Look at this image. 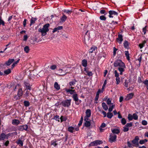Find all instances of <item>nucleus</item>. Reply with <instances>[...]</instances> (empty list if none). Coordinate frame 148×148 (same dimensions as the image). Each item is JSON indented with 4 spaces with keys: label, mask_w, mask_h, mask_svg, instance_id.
<instances>
[{
    "label": "nucleus",
    "mask_w": 148,
    "mask_h": 148,
    "mask_svg": "<svg viewBox=\"0 0 148 148\" xmlns=\"http://www.w3.org/2000/svg\"><path fill=\"white\" fill-rule=\"evenodd\" d=\"M114 67H117L118 70L120 72V75H122L123 72L125 71V69L126 68L124 63L121 60H117L114 62Z\"/></svg>",
    "instance_id": "nucleus-1"
},
{
    "label": "nucleus",
    "mask_w": 148,
    "mask_h": 148,
    "mask_svg": "<svg viewBox=\"0 0 148 148\" xmlns=\"http://www.w3.org/2000/svg\"><path fill=\"white\" fill-rule=\"evenodd\" d=\"M49 24L47 23L43 26V27L42 28H40L38 29V31L41 33V35L42 36H45L46 35L47 32L49 30Z\"/></svg>",
    "instance_id": "nucleus-2"
},
{
    "label": "nucleus",
    "mask_w": 148,
    "mask_h": 148,
    "mask_svg": "<svg viewBox=\"0 0 148 148\" xmlns=\"http://www.w3.org/2000/svg\"><path fill=\"white\" fill-rule=\"evenodd\" d=\"M71 100L66 99L62 101L60 105H62L64 107H69L71 104Z\"/></svg>",
    "instance_id": "nucleus-3"
},
{
    "label": "nucleus",
    "mask_w": 148,
    "mask_h": 148,
    "mask_svg": "<svg viewBox=\"0 0 148 148\" xmlns=\"http://www.w3.org/2000/svg\"><path fill=\"white\" fill-rule=\"evenodd\" d=\"M102 143V141L100 140H95L91 142L89 145V146H96L98 145H100Z\"/></svg>",
    "instance_id": "nucleus-4"
},
{
    "label": "nucleus",
    "mask_w": 148,
    "mask_h": 148,
    "mask_svg": "<svg viewBox=\"0 0 148 148\" xmlns=\"http://www.w3.org/2000/svg\"><path fill=\"white\" fill-rule=\"evenodd\" d=\"M24 137V136H22L19 139L17 140L16 142V143L17 145H18L20 147H21L23 146V142L24 140H22L21 139H22V138Z\"/></svg>",
    "instance_id": "nucleus-5"
},
{
    "label": "nucleus",
    "mask_w": 148,
    "mask_h": 148,
    "mask_svg": "<svg viewBox=\"0 0 148 148\" xmlns=\"http://www.w3.org/2000/svg\"><path fill=\"white\" fill-rule=\"evenodd\" d=\"M140 139L138 136H135V138L132 141V142L133 144L135 145L136 147L139 146L138 140Z\"/></svg>",
    "instance_id": "nucleus-6"
},
{
    "label": "nucleus",
    "mask_w": 148,
    "mask_h": 148,
    "mask_svg": "<svg viewBox=\"0 0 148 148\" xmlns=\"http://www.w3.org/2000/svg\"><path fill=\"white\" fill-rule=\"evenodd\" d=\"M71 97L73 98V100L75 101V104L78 105H79V103L78 102L79 101V99L78 97L77 94L76 93L72 95Z\"/></svg>",
    "instance_id": "nucleus-7"
},
{
    "label": "nucleus",
    "mask_w": 148,
    "mask_h": 148,
    "mask_svg": "<svg viewBox=\"0 0 148 148\" xmlns=\"http://www.w3.org/2000/svg\"><path fill=\"white\" fill-rule=\"evenodd\" d=\"M116 138L117 136L116 135H110L109 138V142L111 143L115 142L116 141Z\"/></svg>",
    "instance_id": "nucleus-8"
},
{
    "label": "nucleus",
    "mask_w": 148,
    "mask_h": 148,
    "mask_svg": "<svg viewBox=\"0 0 148 148\" xmlns=\"http://www.w3.org/2000/svg\"><path fill=\"white\" fill-rule=\"evenodd\" d=\"M109 15L108 16L110 18H112L113 15L118 16V13L114 10H110L108 12Z\"/></svg>",
    "instance_id": "nucleus-9"
},
{
    "label": "nucleus",
    "mask_w": 148,
    "mask_h": 148,
    "mask_svg": "<svg viewBox=\"0 0 148 148\" xmlns=\"http://www.w3.org/2000/svg\"><path fill=\"white\" fill-rule=\"evenodd\" d=\"M28 128V125H25L19 126L18 129L20 131H23L24 130L26 131H27Z\"/></svg>",
    "instance_id": "nucleus-10"
},
{
    "label": "nucleus",
    "mask_w": 148,
    "mask_h": 148,
    "mask_svg": "<svg viewBox=\"0 0 148 148\" xmlns=\"http://www.w3.org/2000/svg\"><path fill=\"white\" fill-rule=\"evenodd\" d=\"M65 90L67 94H70L71 95H73L76 93V92L75 90H71V89H68L65 88Z\"/></svg>",
    "instance_id": "nucleus-11"
},
{
    "label": "nucleus",
    "mask_w": 148,
    "mask_h": 148,
    "mask_svg": "<svg viewBox=\"0 0 148 148\" xmlns=\"http://www.w3.org/2000/svg\"><path fill=\"white\" fill-rule=\"evenodd\" d=\"M24 85V87L26 88L25 90H30L31 89V87L30 86V84L28 82H25L23 83Z\"/></svg>",
    "instance_id": "nucleus-12"
},
{
    "label": "nucleus",
    "mask_w": 148,
    "mask_h": 148,
    "mask_svg": "<svg viewBox=\"0 0 148 148\" xmlns=\"http://www.w3.org/2000/svg\"><path fill=\"white\" fill-rule=\"evenodd\" d=\"M134 95V94L133 93H131L128 94L126 96L125 100L126 101H128L131 99H132L133 98Z\"/></svg>",
    "instance_id": "nucleus-13"
},
{
    "label": "nucleus",
    "mask_w": 148,
    "mask_h": 148,
    "mask_svg": "<svg viewBox=\"0 0 148 148\" xmlns=\"http://www.w3.org/2000/svg\"><path fill=\"white\" fill-rule=\"evenodd\" d=\"M116 40L120 44L121 43L123 40V36L121 34H118V38H117Z\"/></svg>",
    "instance_id": "nucleus-14"
},
{
    "label": "nucleus",
    "mask_w": 148,
    "mask_h": 148,
    "mask_svg": "<svg viewBox=\"0 0 148 148\" xmlns=\"http://www.w3.org/2000/svg\"><path fill=\"white\" fill-rule=\"evenodd\" d=\"M123 46L125 48L128 50L130 49L129 45L130 43L127 41L125 40L123 42Z\"/></svg>",
    "instance_id": "nucleus-15"
},
{
    "label": "nucleus",
    "mask_w": 148,
    "mask_h": 148,
    "mask_svg": "<svg viewBox=\"0 0 148 148\" xmlns=\"http://www.w3.org/2000/svg\"><path fill=\"white\" fill-rule=\"evenodd\" d=\"M6 139V134L4 133H2L0 134V141L4 140Z\"/></svg>",
    "instance_id": "nucleus-16"
},
{
    "label": "nucleus",
    "mask_w": 148,
    "mask_h": 148,
    "mask_svg": "<svg viewBox=\"0 0 148 148\" xmlns=\"http://www.w3.org/2000/svg\"><path fill=\"white\" fill-rule=\"evenodd\" d=\"M14 61V59H9L5 63L7 66H10L11 64Z\"/></svg>",
    "instance_id": "nucleus-17"
},
{
    "label": "nucleus",
    "mask_w": 148,
    "mask_h": 148,
    "mask_svg": "<svg viewBox=\"0 0 148 148\" xmlns=\"http://www.w3.org/2000/svg\"><path fill=\"white\" fill-rule=\"evenodd\" d=\"M20 123V121L17 119H14L12 121V124L14 125H18Z\"/></svg>",
    "instance_id": "nucleus-18"
},
{
    "label": "nucleus",
    "mask_w": 148,
    "mask_h": 148,
    "mask_svg": "<svg viewBox=\"0 0 148 148\" xmlns=\"http://www.w3.org/2000/svg\"><path fill=\"white\" fill-rule=\"evenodd\" d=\"M97 47L96 46L93 45L92 47L90 48L89 49V53H92L95 50H97Z\"/></svg>",
    "instance_id": "nucleus-19"
},
{
    "label": "nucleus",
    "mask_w": 148,
    "mask_h": 148,
    "mask_svg": "<svg viewBox=\"0 0 148 148\" xmlns=\"http://www.w3.org/2000/svg\"><path fill=\"white\" fill-rule=\"evenodd\" d=\"M67 17L64 14H63L62 16L60 18V23H63L66 20Z\"/></svg>",
    "instance_id": "nucleus-20"
},
{
    "label": "nucleus",
    "mask_w": 148,
    "mask_h": 148,
    "mask_svg": "<svg viewBox=\"0 0 148 148\" xmlns=\"http://www.w3.org/2000/svg\"><path fill=\"white\" fill-rule=\"evenodd\" d=\"M77 82V80L75 79H74L70 82L69 84L70 86H72L75 84Z\"/></svg>",
    "instance_id": "nucleus-21"
},
{
    "label": "nucleus",
    "mask_w": 148,
    "mask_h": 148,
    "mask_svg": "<svg viewBox=\"0 0 148 148\" xmlns=\"http://www.w3.org/2000/svg\"><path fill=\"white\" fill-rule=\"evenodd\" d=\"M8 132L16 131L17 129L16 127L14 126H12L7 130Z\"/></svg>",
    "instance_id": "nucleus-22"
},
{
    "label": "nucleus",
    "mask_w": 148,
    "mask_h": 148,
    "mask_svg": "<svg viewBox=\"0 0 148 148\" xmlns=\"http://www.w3.org/2000/svg\"><path fill=\"white\" fill-rule=\"evenodd\" d=\"M63 28V27L62 26H59L57 27L54 28L53 31L52 32L54 33L55 32L58 31L59 30H61Z\"/></svg>",
    "instance_id": "nucleus-23"
},
{
    "label": "nucleus",
    "mask_w": 148,
    "mask_h": 148,
    "mask_svg": "<svg viewBox=\"0 0 148 148\" xmlns=\"http://www.w3.org/2000/svg\"><path fill=\"white\" fill-rule=\"evenodd\" d=\"M57 141L55 139L52 140L51 142V145H53L54 147H56L58 145V143H56Z\"/></svg>",
    "instance_id": "nucleus-24"
},
{
    "label": "nucleus",
    "mask_w": 148,
    "mask_h": 148,
    "mask_svg": "<svg viewBox=\"0 0 148 148\" xmlns=\"http://www.w3.org/2000/svg\"><path fill=\"white\" fill-rule=\"evenodd\" d=\"M23 91L22 88H20L18 89L17 93V96L18 97H21L23 95Z\"/></svg>",
    "instance_id": "nucleus-25"
},
{
    "label": "nucleus",
    "mask_w": 148,
    "mask_h": 148,
    "mask_svg": "<svg viewBox=\"0 0 148 148\" xmlns=\"http://www.w3.org/2000/svg\"><path fill=\"white\" fill-rule=\"evenodd\" d=\"M86 116L90 117L91 115V111L90 109H87L86 112Z\"/></svg>",
    "instance_id": "nucleus-26"
},
{
    "label": "nucleus",
    "mask_w": 148,
    "mask_h": 148,
    "mask_svg": "<svg viewBox=\"0 0 148 148\" xmlns=\"http://www.w3.org/2000/svg\"><path fill=\"white\" fill-rule=\"evenodd\" d=\"M82 66L84 67H86L87 65V61L86 59H84L82 61Z\"/></svg>",
    "instance_id": "nucleus-27"
},
{
    "label": "nucleus",
    "mask_w": 148,
    "mask_h": 148,
    "mask_svg": "<svg viewBox=\"0 0 148 148\" xmlns=\"http://www.w3.org/2000/svg\"><path fill=\"white\" fill-rule=\"evenodd\" d=\"M112 132L113 134H118L120 132V130L119 129L115 128L112 130Z\"/></svg>",
    "instance_id": "nucleus-28"
},
{
    "label": "nucleus",
    "mask_w": 148,
    "mask_h": 148,
    "mask_svg": "<svg viewBox=\"0 0 148 148\" xmlns=\"http://www.w3.org/2000/svg\"><path fill=\"white\" fill-rule=\"evenodd\" d=\"M54 87L57 90H59L60 89V86L57 82H55L54 84Z\"/></svg>",
    "instance_id": "nucleus-29"
},
{
    "label": "nucleus",
    "mask_w": 148,
    "mask_h": 148,
    "mask_svg": "<svg viewBox=\"0 0 148 148\" xmlns=\"http://www.w3.org/2000/svg\"><path fill=\"white\" fill-rule=\"evenodd\" d=\"M147 42V41L146 40H144L143 42L139 45V47L140 49H142L145 46V43Z\"/></svg>",
    "instance_id": "nucleus-30"
},
{
    "label": "nucleus",
    "mask_w": 148,
    "mask_h": 148,
    "mask_svg": "<svg viewBox=\"0 0 148 148\" xmlns=\"http://www.w3.org/2000/svg\"><path fill=\"white\" fill-rule=\"evenodd\" d=\"M37 20V18H34L32 17V18L31 20L30 23V25L31 26V25L34 24L35 23V21Z\"/></svg>",
    "instance_id": "nucleus-31"
},
{
    "label": "nucleus",
    "mask_w": 148,
    "mask_h": 148,
    "mask_svg": "<svg viewBox=\"0 0 148 148\" xmlns=\"http://www.w3.org/2000/svg\"><path fill=\"white\" fill-rule=\"evenodd\" d=\"M125 56L126 57V58L127 60L129 61L130 60V54L129 53V52L128 51H125Z\"/></svg>",
    "instance_id": "nucleus-32"
},
{
    "label": "nucleus",
    "mask_w": 148,
    "mask_h": 148,
    "mask_svg": "<svg viewBox=\"0 0 148 148\" xmlns=\"http://www.w3.org/2000/svg\"><path fill=\"white\" fill-rule=\"evenodd\" d=\"M84 126L86 127H89L91 125L90 121H86L84 123Z\"/></svg>",
    "instance_id": "nucleus-33"
},
{
    "label": "nucleus",
    "mask_w": 148,
    "mask_h": 148,
    "mask_svg": "<svg viewBox=\"0 0 148 148\" xmlns=\"http://www.w3.org/2000/svg\"><path fill=\"white\" fill-rule=\"evenodd\" d=\"M102 106L103 108V109L104 110L106 111L108 109V106L106 105V103L104 102H103L102 103Z\"/></svg>",
    "instance_id": "nucleus-34"
},
{
    "label": "nucleus",
    "mask_w": 148,
    "mask_h": 148,
    "mask_svg": "<svg viewBox=\"0 0 148 148\" xmlns=\"http://www.w3.org/2000/svg\"><path fill=\"white\" fill-rule=\"evenodd\" d=\"M142 55H139L138 56V58L136 60H138L139 62V63L138 64L139 66L140 65V63H141V61L142 60Z\"/></svg>",
    "instance_id": "nucleus-35"
},
{
    "label": "nucleus",
    "mask_w": 148,
    "mask_h": 148,
    "mask_svg": "<svg viewBox=\"0 0 148 148\" xmlns=\"http://www.w3.org/2000/svg\"><path fill=\"white\" fill-rule=\"evenodd\" d=\"M100 13L101 14H104V15H106L108 14V12L104 10H101L100 11Z\"/></svg>",
    "instance_id": "nucleus-36"
},
{
    "label": "nucleus",
    "mask_w": 148,
    "mask_h": 148,
    "mask_svg": "<svg viewBox=\"0 0 148 148\" xmlns=\"http://www.w3.org/2000/svg\"><path fill=\"white\" fill-rule=\"evenodd\" d=\"M24 106L26 107H28L30 105L29 102L27 101H25L24 102Z\"/></svg>",
    "instance_id": "nucleus-37"
},
{
    "label": "nucleus",
    "mask_w": 148,
    "mask_h": 148,
    "mask_svg": "<svg viewBox=\"0 0 148 148\" xmlns=\"http://www.w3.org/2000/svg\"><path fill=\"white\" fill-rule=\"evenodd\" d=\"M74 129V128L72 126H70L68 128V130L71 133H73V130Z\"/></svg>",
    "instance_id": "nucleus-38"
},
{
    "label": "nucleus",
    "mask_w": 148,
    "mask_h": 148,
    "mask_svg": "<svg viewBox=\"0 0 148 148\" xmlns=\"http://www.w3.org/2000/svg\"><path fill=\"white\" fill-rule=\"evenodd\" d=\"M110 112H109L107 113V116L108 118L110 119L113 116L112 113Z\"/></svg>",
    "instance_id": "nucleus-39"
},
{
    "label": "nucleus",
    "mask_w": 148,
    "mask_h": 148,
    "mask_svg": "<svg viewBox=\"0 0 148 148\" xmlns=\"http://www.w3.org/2000/svg\"><path fill=\"white\" fill-rule=\"evenodd\" d=\"M143 83L145 85L147 90H148V79H146L143 82Z\"/></svg>",
    "instance_id": "nucleus-40"
},
{
    "label": "nucleus",
    "mask_w": 148,
    "mask_h": 148,
    "mask_svg": "<svg viewBox=\"0 0 148 148\" xmlns=\"http://www.w3.org/2000/svg\"><path fill=\"white\" fill-rule=\"evenodd\" d=\"M130 82V80H127V79H126L125 80V82H124V86H125L127 88L128 86V84L129 82Z\"/></svg>",
    "instance_id": "nucleus-41"
},
{
    "label": "nucleus",
    "mask_w": 148,
    "mask_h": 148,
    "mask_svg": "<svg viewBox=\"0 0 148 148\" xmlns=\"http://www.w3.org/2000/svg\"><path fill=\"white\" fill-rule=\"evenodd\" d=\"M11 70L9 69L4 71V73L6 75H8L11 73Z\"/></svg>",
    "instance_id": "nucleus-42"
},
{
    "label": "nucleus",
    "mask_w": 148,
    "mask_h": 148,
    "mask_svg": "<svg viewBox=\"0 0 148 148\" xmlns=\"http://www.w3.org/2000/svg\"><path fill=\"white\" fill-rule=\"evenodd\" d=\"M20 60V59H19L18 60H17L16 62H14L13 64H12L11 67V68L12 69H13L14 67H15L16 66V65L19 62V61Z\"/></svg>",
    "instance_id": "nucleus-43"
},
{
    "label": "nucleus",
    "mask_w": 148,
    "mask_h": 148,
    "mask_svg": "<svg viewBox=\"0 0 148 148\" xmlns=\"http://www.w3.org/2000/svg\"><path fill=\"white\" fill-rule=\"evenodd\" d=\"M29 50L30 49L29 47L28 46H26L24 47V50L25 51V52L27 53H29Z\"/></svg>",
    "instance_id": "nucleus-44"
},
{
    "label": "nucleus",
    "mask_w": 148,
    "mask_h": 148,
    "mask_svg": "<svg viewBox=\"0 0 148 148\" xmlns=\"http://www.w3.org/2000/svg\"><path fill=\"white\" fill-rule=\"evenodd\" d=\"M60 119L61 120V122L66 121L67 120V118L66 117L63 116H61Z\"/></svg>",
    "instance_id": "nucleus-45"
},
{
    "label": "nucleus",
    "mask_w": 148,
    "mask_h": 148,
    "mask_svg": "<svg viewBox=\"0 0 148 148\" xmlns=\"http://www.w3.org/2000/svg\"><path fill=\"white\" fill-rule=\"evenodd\" d=\"M64 12L68 14H70L72 12V10H64Z\"/></svg>",
    "instance_id": "nucleus-46"
},
{
    "label": "nucleus",
    "mask_w": 148,
    "mask_h": 148,
    "mask_svg": "<svg viewBox=\"0 0 148 148\" xmlns=\"http://www.w3.org/2000/svg\"><path fill=\"white\" fill-rule=\"evenodd\" d=\"M53 119L57 121H59V119H60V116L58 115H56L54 116V118Z\"/></svg>",
    "instance_id": "nucleus-47"
},
{
    "label": "nucleus",
    "mask_w": 148,
    "mask_h": 148,
    "mask_svg": "<svg viewBox=\"0 0 148 148\" xmlns=\"http://www.w3.org/2000/svg\"><path fill=\"white\" fill-rule=\"evenodd\" d=\"M133 118L135 120H137L138 119V117L136 113H134L133 114Z\"/></svg>",
    "instance_id": "nucleus-48"
},
{
    "label": "nucleus",
    "mask_w": 148,
    "mask_h": 148,
    "mask_svg": "<svg viewBox=\"0 0 148 148\" xmlns=\"http://www.w3.org/2000/svg\"><path fill=\"white\" fill-rule=\"evenodd\" d=\"M116 84L117 85H118L120 83L121 81L120 78L119 77H116Z\"/></svg>",
    "instance_id": "nucleus-49"
},
{
    "label": "nucleus",
    "mask_w": 148,
    "mask_h": 148,
    "mask_svg": "<svg viewBox=\"0 0 148 148\" xmlns=\"http://www.w3.org/2000/svg\"><path fill=\"white\" fill-rule=\"evenodd\" d=\"M121 122L123 125H125L126 123V121L125 118H123L121 120Z\"/></svg>",
    "instance_id": "nucleus-50"
},
{
    "label": "nucleus",
    "mask_w": 148,
    "mask_h": 148,
    "mask_svg": "<svg viewBox=\"0 0 148 148\" xmlns=\"http://www.w3.org/2000/svg\"><path fill=\"white\" fill-rule=\"evenodd\" d=\"M99 19L101 20L105 21L106 20V18L104 15H101L100 16Z\"/></svg>",
    "instance_id": "nucleus-51"
},
{
    "label": "nucleus",
    "mask_w": 148,
    "mask_h": 148,
    "mask_svg": "<svg viewBox=\"0 0 148 148\" xmlns=\"http://www.w3.org/2000/svg\"><path fill=\"white\" fill-rule=\"evenodd\" d=\"M128 119L130 121H132L133 119L132 115L130 114H129L128 115Z\"/></svg>",
    "instance_id": "nucleus-52"
},
{
    "label": "nucleus",
    "mask_w": 148,
    "mask_h": 148,
    "mask_svg": "<svg viewBox=\"0 0 148 148\" xmlns=\"http://www.w3.org/2000/svg\"><path fill=\"white\" fill-rule=\"evenodd\" d=\"M57 68V66L55 65H53L50 67V69L52 70H54Z\"/></svg>",
    "instance_id": "nucleus-53"
},
{
    "label": "nucleus",
    "mask_w": 148,
    "mask_h": 148,
    "mask_svg": "<svg viewBox=\"0 0 148 148\" xmlns=\"http://www.w3.org/2000/svg\"><path fill=\"white\" fill-rule=\"evenodd\" d=\"M114 105H112V106H110L108 109V111L109 112H111L112 111L113 108L114 107Z\"/></svg>",
    "instance_id": "nucleus-54"
},
{
    "label": "nucleus",
    "mask_w": 148,
    "mask_h": 148,
    "mask_svg": "<svg viewBox=\"0 0 148 148\" xmlns=\"http://www.w3.org/2000/svg\"><path fill=\"white\" fill-rule=\"evenodd\" d=\"M114 73L115 77H119V74L117 72V71L116 70H115L114 71Z\"/></svg>",
    "instance_id": "nucleus-55"
},
{
    "label": "nucleus",
    "mask_w": 148,
    "mask_h": 148,
    "mask_svg": "<svg viewBox=\"0 0 148 148\" xmlns=\"http://www.w3.org/2000/svg\"><path fill=\"white\" fill-rule=\"evenodd\" d=\"M29 91H28V90H27V91H26L25 94L24 95V96L26 97V98H27V97H28L29 95Z\"/></svg>",
    "instance_id": "nucleus-56"
},
{
    "label": "nucleus",
    "mask_w": 148,
    "mask_h": 148,
    "mask_svg": "<svg viewBox=\"0 0 148 148\" xmlns=\"http://www.w3.org/2000/svg\"><path fill=\"white\" fill-rule=\"evenodd\" d=\"M86 72L87 73V75L88 76L90 77L92 75L93 73L92 72L87 71Z\"/></svg>",
    "instance_id": "nucleus-57"
},
{
    "label": "nucleus",
    "mask_w": 148,
    "mask_h": 148,
    "mask_svg": "<svg viewBox=\"0 0 148 148\" xmlns=\"http://www.w3.org/2000/svg\"><path fill=\"white\" fill-rule=\"evenodd\" d=\"M132 122H131L130 123H127L125 125V126L127 127H132Z\"/></svg>",
    "instance_id": "nucleus-58"
},
{
    "label": "nucleus",
    "mask_w": 148,
    "mask_h": 148,
    "mask_svg": "<svg viewBox=\"0 0 148 148\" xmlns=\"http://www.w3.org/2000/svg\"><path fill=\"white\" fill-rule=\"evenodd\" d=\"M10 142L8 140L6 141L4 143H3V145L6 147L8 146Z\"/></svg>",
    "instance_id": "nucleus-59"
},
{
    "label": "nucleus",
    "mask_w": 148,
    "mask_h": 148,
    "mask_svg": "<svg viewBox=\"0 0 148 148\" xmlns=\"http://www.w3.org/2000/svg\"><path fill=\"white\" fill-rule=\"evenodd\" d=\"M14 133V132L9 133L7 134H6V139H8L9 137L11 136Z\"/></svg>",
    "instance_id": "nucleus-60"
},
{
    "label": "nucleus",
    "mask_w": 148,
    "mask_h": 148,
    "mask_svg": "<svg viewBox=\"0 0 148 148\" xmlns=\"http://www.w3.org/2000/svg\"><path fill=\"white\" fill-rule=\"evenodd\" d=\"M147 26L146 25L145 26V27L143 28V31L144 33V34H145L146 33V31H147Z\"/></svg>",
    "instance_id": "nucleus-61"
},
{
    "label": "nucleus",
    "mask_w": 148,
    "mask_h": 148,
    "mask_svg": "<svg viewBox=\"0 0 148 148\" xmlns=\"http://www.w3.org/2000/svg\"><path fill=\"white\" fill-rule=\"evenodd\" d=\"M142 124L144 125H147V122L145 120H143L142 122Z\"/></svg>",
    "instance_id": "nucleus-62"
},
{
    "label": "nucleus",
    "mask_w": 148,
    "mask_h": 148,
    "mask_svg": "<svg viewBox=\"0 0 148 148\" xmlns=\"http://www.w3.org/2000/svg\"><path fill=\"white\" fill-rule=\"evenodd\" d=\"M103 92V90H101L100 89H99L96 93V95L99 96V93L101 92Z\"/></svg>",
    "instance_id": "nucleus-63"
},
{
    "label": "nucleus",
    "mask_w": 148,
    "mask_h": 148,
    "mask_svg": "<svg viewBox=\"0 0 148 148\" xmlns=\"http://www.w3.org/2000/svg\"><path fill=\"white\" fill-rule=\"evenodd\" d=\"M123 131L124 132H127L129 130V129L128 127H123Z\"/></svg>",
    "instance_id": "nucleus-64"
}]
</instances>
